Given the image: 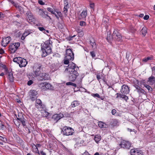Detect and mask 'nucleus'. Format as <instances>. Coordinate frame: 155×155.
<instances>
[{
  "mask_svg": "<svg viewBox=\"0 0 155 155\" xmlns=\"http://www.w3.org/2000/svg\"><path fill=\"white\" fill-rule=\"evenodd\" d=\"M49 12H51V13L52 14H54V12H53V9L52 8H47Z\"/></svg>",
  "mask_w": 155,
  "mask_h": 155,
  "instance_id": "nucleus-55",
  "label": "nucleus"
},
{
  "mask_svg": "<svg viewBox=\"0 0 155 155\" xmlns=\"http://www.w3.org/2000/svg\"><path fill=\"white\" fill-rule=\"evenodd\" d=\"M90 53L93 58L96 59L97 57H96V55L97 54L98 55V51L97 50H94L91 51Z\"/></svg>",
  "mask_w": 155,
  "mask_h": 155,
  "instance_id": "nucleus-22",
  "label": "nucleus"
},
{
  "mask_svg": "<svg viewBox=\"0 0 155 155\" xmlns=\"http://www.w3.org/2000/svg\"><path fill=\"white\" fill-rule=\"evenodd\" d=\"M66 55L64 57V64H67L69 63V61L72 60L74 59V54L71 49H66Z\"/></svg>",
  "mask_w": 155,
  "mask_h": 155,
  "instance_id": "nucleus-1",
  "label": "nucleus"
},
{
  "mask_svg": "<svg viewBox=\"0 0 155 155\" xmlns=\"http://www.w3.org/2000/svg\"><path fill=\"white\" fill-rule=\"evenodd\" d=\"M41 111V113L43 114V116L45 117H47L48 116L49 113L45 110L44 109V110H42Z\"/></svg>",
  "mask_w": 155,
  "mask_h": 155,
  "instance_id": "nucleus-39",
  "label": "nucleus"
},
{
  "mask_svg": "<svg viewBox=\"0 0 155 155\" xmlns=\"http://www.w3.org/2000/svg\"><path fill=\"white\" fill-rule=\"evenodd\" d=\"M129 88L127 86L123 85L121 86L120 92L122 94H129Z\"/></svg>",
  "mask_w": 155,
  "mask_h": 155,
  "instance_id": "nucleus-12",
  "label": "nucleus"
},
{
  "mask_svg": "<svg viewBox=\"0 0 155 155\" xmlns=\"http://www.w3.org/2000/svg\"><path fill=\"white\" fill-rule=\"evenodd\" d=\"M11 40L10 37H8L3 38L2 41V45L5 47L8 44Z\"/></svg>",
  "mask_w": 155,
  "mask_h": 155,
  "instance_id": "nucleus-16",
  "label": "nucleus"
},
{
  "mask_svg": "<svg viewBox=\"0 0 155 155\" xmlns=\"http://www.w3.org/2000/svg\"><path fill=\"white\" fill-rule=\"evenodd\" d=\"M33 81L32 80H29L27 82V84L28 86L31 85L33 83Z\"/></svg>",
  "mask_w": 155,
  "mask_h": 155,
  "instance_id": "nucleus-56",
  "label": "nucleus"
},
{
  "mask_svg": "<svg viewBox=\"0 0 155 155\" xmlns=\"http://www.w3.org/2000/svg\"><path fill=\"white\" fill-rule=\"evenodd\" d=\"M140 83L141 84H143L145 86V85L147 84L146 83V81L144 80H142L140 81Z\"/></svg>",
  "mask_w": 155,
  "mask_h": 155,
  "instance_id": "nucleus-54",
  "label": "nucleus"
},
{
  "mask_svg": "<svg viewBox=\"0 0 155 155\" xmlns=\"http://www.w3.org/2000/svg\"><path fill=\"white\" fill-rule=\"evenodd\" d=\"M17 120H19L21 122L23 127H24L26 126L25 119L23 116H21L20 118H17Z\"/></svg>",
  "mask_w": 155,
  "mask_h": 155,
  "instance_id": "nucleus-21",
  "label": "nucleus"
},
{
  "mask_svg": "<svg viewBox=\"0 0 155 155\" xmlns=\"http://www.w3.org/2000/svg\"><path fill=\"white\" fill-rule=\"evenodd\" d=\"M137 90V92L139 93H141L142 94H145V92L144 90L142 88L139 87L138 89H136Z\"/></svg>",
  "mask_w": 155,
  "mask_h": 155,
  "instance_id": "nucleus-35",
  "label": "nucleus"
},
{
  "mask_svg": "<svg viewBox=\"0 0 155 155\" xmlns=\"http://www.w3.org/2000/svg\"><path fill=\"white\" fill-rule=\"evenodd\" d=\"M114 38L113 37V35H111L109 32H108L107 36L106 38L107 41L109 43H111V41Z\"/></svg>",
  "mask_w": 155,
  "mask_h": 155,
  "instance_id": "nucleus-25",
  "label": "nucleus"
},
{
  "mask_svg": "<svg viewBox=\"0 0 155 155\" xmlns=\"http://www.w3.org/2000/svg\"><path fill=\"white\" fill-rule=\"evenodd\" d=\"M134 85L136 89H138L139 86V81L138 80H136L134 81Z\"/></svg>",
  "mask_w": 155,
  "mask_h": 155,
  "instance_id": "nucleus-37",
  "label": "nucleus"
},
{
  "mask_svg": "<svg viewBox=\"0 0 155 155\" xmlns=\"http://www.w3.org/2000/svg\"><path fill=\"white\" fill-rule=\"evenodd\" d=\"M62 134L65 136H69L72 135L74 133L73 129L71 127L65 126L61 129Z\"/></svg>",
  "mask_w": 155,
  "mask_h": 155,
  "instance_id": "nucleus-2",
  "label": "nucleus"
},
{
  "mask_svg": "<svg viewBox=\"0 0 155 155\" xmlns=\"http://www.w3.org/2000/svg\"><path fill=\"white\" fill-rule=\"evenodd\" d=\"M39 75L38 78V79L39 81L47 80H48L50 78L48 74L46 73H42Z\"/></svg>",
  "mask_w": 155,
  "mask_h": 155,
  "instance_id": "nucleus-10",
  "label": "nucleus"
},
{
  "mask_svg": "<svg viewBox=\"0 0 155 155\" xmlns=\"http://www.w3.org/2000/svg\"><path fill=\"white\" fill-rule=\"evenodd\" d=\"M116 113V110L115 109H113L111 111V113L112 115H115Z\"/></svg>",
  "mask_w": 155,
  "mask_h": 155,
  "instance_id": "nucleus-58",
  "label": "nucleus"
},
{
  "mask_svg": "<svg viewBox=\"0 0 155 155\" xmlns=\"http://www.w3.org/2000/svg\"><path fill=\"white\" fill-rule=\"evenodd\" d=\"M152 71L154 75H155V67H153L152 68Z\"/></svg>",
  "mask_w": 155,
  "mask_h": 155,
  "instance_id": "nucleus-64",
  "label": "nucleus"
},
{
  "mask_svg": "<svg viewBox=\"0 0 155 155\" xmlns=\"http://www.w3.org/2000/svg\"><path fill=\"white\" fill-rule=\"evenodd\" d=\"M17 49H8V52L9 53L11 54H13L15 53Z\"/></svg>",
  "mask_w": 155,
  "mask_h": 155,
  "instance_id": "nucleus-41",
  "label": "nucleus"
},
{
  "mask_svg": "<svg viewBox=\"0 0 155 155\" xmlns=\"http://www.w3.org/2000/svg\"><path fill=\"white\" fill-rule=\"evenodd\" d=\"M89 42L93 48H96V45L95 42V40L93 38H91L89 39Z\"/></svg>",
  "mask_w": 155,
  "mask_h": 155,
  "instance_id": "nucleus-20",
  "label": "nucleus"
},
{
  "mask_svg": "<svg viewBox=\"0 0 155 155\" xmlns=\"http://www.w3.org/2000/svg\"><path fill=\"white\" fill-rule=\"evenodd\" d=\"M32 148H33V151L36 153H38L39 155L40 154L38 149L37 147L35 146V145L34 144H33L32 146Z\"/></svg>",
  "mask_w": 155,
  "mask_h": 155,
  "instance_id": "nucleus-27",
  "label": "nucleus"
},
{
  "mask_svg": "<svg viewBox=\"0 0 155 155\" xmlns=\"http://www.w3.org/2000/svg\"><path fill=\"white\" fill-rule=\"evenodd\" d=\"M37 94L38 92L35 90H31L29 92L30 98L32 101H35L37 99Z\"/></svg>",
  "mask_w": 155,
  "mask_h": 155,
  "instance_id": "nucleus-9",
  "label": "nucleus"
},
{
  "mask_svg": "<svg viewBox=\"0 0 155 155\" xmlns=\"http://www.w3.org/2000/svg\"><path fill=\"white\" fill-rule=\"evenodd\" d=\"M28 63L27 61L26 60L23 58H22L20 63H19V66L20 68L25 67Z\"/></svg>",
  "mask_w": 155,
  "mask_h": 155,
  "instance_id": "nucleus-19",
  "label": "nucleus"
},
{
  "mask_svg": "<svg viewBox=\"0 0 155 155\" xmlns=\"http://www.w3.org/2000/svg\"><path fill=\"white\" fill-rule=\"evenodd\" d=\"M68 9L66 8H64V11L63 12L64 13V14H65V15H66V13L67 12H68Z\"/></svg>",
  "mask_w": 155,
  "mask_h": 155,
  "instance_id": "nucleus-61",
  "label": "nucleus"
},
{
  "mask_svg": "<svg viewBox=\"0 0 155 155\" xmlns=\"http://www.w3.org/2000/svg\"><path fill=\"white\" fill-rule=\"evenodd\" d=\"M9 2H10L14 6L16 7V6H17V4L14 2L13 0H8Z\"/></svg>",
  "mask_w": 155,
  "mask_h": 155,
  "instance_id": "nucleus-44",
  "label": "nucleus"
},
{
  "mask_svg": "<svg viewBox=\"0 0 155 155\" xmlns=\"http://www.w3.org/2000/svg\"><path fill=\"white\" fill-rule=\"evenodd\" d=\"M64 117L63 114L60 113L59 114H54L52 117V119L54 121L57 122L58 120Z\"/></svg>",
  "mask_w": 155,
  "mask_h": 155,
  "instance_id": "nucleus-14",
  "label": "nucleus"
},
{
  "mask_svg": "<svg viewBox=\"0 0 155 155\" xmlns=\"http://www.w3.org/2000/svg\"><path fill=\"white\" fill-rule=\"evenodd\" d=\"M113 37L118 41H121L122 37L121 34L117 30L114 31L113 33Z\"/></svg>",
  "mask_w": 155,
  "mask_h": 155,
  "instance_id": "nucleus-11",
  "label": "nucleus"
},
{
  "mask_svg": "<svg viewBox=\"0 0 155 155\" xmlns=\"http://www.w3.org/2000/svg\"><path fill=\"white\" fill-rule=\"evenodd\" d=\"M76 36V35H74L73 36H70L68 38V39L69 41L72 40V38L75 37Z\"/></svg>",
  "mask_w": 155,
  "mask_h": 155,
  "instance_id": "nucleus-60",
  "label": "nucleus"
},
{
  "mask_svg": "<svg viewBox=\"0 0 155 155\" xmlns=\"http://www.w3.org/2000/svg\"><path fill=\"white\" fill-rule=\"evenodd\" d=\"M119 121L116 119H113L110 121V126L112 127H117L119 125Z\"/></svg>",
  "mask_w": 155,
  "mask_h": 155,
  "instance_id": "nucleus-15",
  "label": "nucleus"
},
{
  "mask_svg": "<svg viewBox=\"0 0 155 155\" xmlns=\"http://www.w3.org/2000/svg\"><path fill=\"white\" fill-rule=\"evenodd\" d=\"M116 94L117 95V97H116V98H118V97H120V98H121V97H122L123 96V94H119V93H117Z\"/></svg>",
  "mask_w": 155,
  "mask_h": 155,
  "instance_id": "nucleus-62",
  "label": "nucleus"
},
{
  "mask_svg": "<svg viewBox=\"0 0 155 155\" xmlns=\"http://www.w3.org/2000/svg\"><path fill=\"white\" fill-rule=\"evenodd\" d=\"M45 91L47 90L48 89H52V86L51 85L48 83L45 82Z\"/></svg>",
  "mask_w": 155,
  "mask_h": 155,
  "instance_id": "nucleus-26",
  "label": "nucleus"
},
{
  "mask_svg": "<svg viewBox=\"0 0 155 155\" xmlns=\"http://www.w3.org/2000/svg\"><path fill=\"white\" fill-rule=\"evenodd\" d=\"M129 31L132 33H134L135 32L136 30L132 26H130L129 28Z\"/></svg>",
  "mask_w": 155,
  "mask_h": 155,
  "instance_id": "nucleus-38",
  "label": "nucleus"
},
{
  "mask_svg": "<svg viewBox=\"0 0 155 155\" xmlns=\"http://www.w3.org/2000/svg\"><path fill=\"white\" fill-rule=\"evenodd\" d=\"M80 25L81 26H85L86 25L85 22L84 21H81L80 22Z\"/></svg>",
  "mask_w": 155,
  "mask_h": 155,
  "instance_id": "nucleus-52",
  "label": "nucleus"
},
{
  "mask_svg": "<svg viewBox=\"0 0 155 155\" xmlns=\"http://www.w3.org/2000/svg\"><path fill=\"white\" fill-rule=\"evenodd\" d=\"M17 9L20 12L21 14L24 13V10L23 8L21 6L17 5L16 7Z\"/></svg>",
  "mask_w": 155,
  "mask_h": 155,
  "instance_id": "nucleus-31",
  "label": "nucleus"
},
{
  "mask_svg": "<svg viewBox=\"0 0 155 155\" xmlns=\"http://www.w3.org/2000/svg\"><path fill=\"white\" fill-rule=\"evenodd\" d=\"M41 46V48H51L52 46V42H50V40H48Z\"/></svg>",
  "mask_w": 155,
  "mask_h": 155,
  "instance_id": "nucleus-13",
  "label": "nucleus"
},
{
  "mask_svg": "<svg viewBox=\"0 0 155 155\" xmlns=\"http://www.w3.org/2000/svg\"><path fill=\"white\" fill-rule=\"evenodd\" d=\"M101 137L100 135H97L94 136V139L96 143H98L101 140Z\"/></svg>",
  "mask_w": 155,
  "mask_h": 155,
  "instance_id": "nucleus-28",
  "label": "nucleus"
},
{
  "mask_svg": "<svg viewBox=\"0 0 155 155\" xmlns=\"http://www.w3.org/2000/svg\"><path fill=\"white\" fill-rule=\"evenodd\" d=\"M64 3L65 4V5L64 8H67L68 9V4L67 2V0L66 1H65V0H64Z\"/></svg>",
  "mask_w": 155,
  "mask_h": 155,
  "instance_id": "nucleus-53",
  "label": "nucleus"
},
{
  "mask_svg": "<svg viewBox=\"0 0 155 155\" xmlns=\"http://www.w3.org/2000/svg\"><path fill=\"white\" fill-rule=\"evenodd\" d=\"M127 130H128V131H129L130 132H132V131L134 132L135 134L137 132V131L135 130L134 129L133 130V129H130L128 128H127Z\"/></svg>",
  "mask_w": 155,
  "mask_h": 155,
  "instance_id": "nucleus-57",
  "label": "nucleus"
},
{
  "mask_svg": "<svg viewBox=\"0 0 155 155\" xmlns=\"http://www.w3.org/2000/svg\"><path fill=\"white\" fill-rule=\"evenodd\" d=\"M147 28L146 27H143L141 29L140 32L144 36H145L147 33Z\"/></svg>",
  "mask_w": 155,
  "mask_h": 155,
  "instance_id": "nucleus-30",
  "label": "nucleus"
},
{
  "mask_svg": "<svg viewBox=\"0 0 155 155\" xmlns=\"http://www.w3.org/2000/svg\"><path fill=\"white\" fill-rule=\"evenodd\" d=\"M90 8H93L94 7V3H90Z\"/></svg>",
  "mask_w": 155,
  "mask_h": 155,
  "instance_id": "nucleus-63",
  "label": "nucleus"
},
{
  "mask_svg": "<svg viewBox=\"0 0 155 155\" xmlns=\"http://www.w3.org/2000/svg\"><path fill=\"white\" fill-rule=\"evenodd\" d=\"M39 10L40 11H41V12H42V14H40V15L42 16V17L43 18H46V16H45V12L44 11L42 10H41V9H39Z\"/></svg>",
  "mask_w": 155,
  "mask_h": 155,
  "instance_id": "nucleus-42",
  "label": "nucleus"
},
{
  "mask_svg": "<svg viewBox=\"0 0 155 155\" xmlns=\"http://www.w3.org/2000/svg\"><path fill=\"white\" fill-rule=\"evenodd\" d=\"M79 105V103L77 101H74L71 103V105L72 107H74L78 106Z\"/></svg>",
  "mask_w": 155,
  "mask_h": 155,
  "instance_id": "nucleus-32",
  "label": "nucleus"
},
{
  "mask_svg": "<svg viewBox=\"0 0 155 155\" xmlns=\"http://www.w3.org/2000/svg\"><path fill=\"white\" fill-rule=\"evenodd\" d=\"M152 58L151 57H148L147 58H145L143 59L142 61L145 62H147L148 60H152Z\"/></svg>",
  "mask_w": 155,
  "mask_h": 155,
  "instance_id": "nucleus-40",
  "label": "nucleus"
},
{
  "mask_svg": "<svg viewBox=\"0 0 155 155\" xmlns=\"http://www.w3.org/2000/svg\"><path fill=\"white\" fill-rule=\"evenodd\" d=\"M130 153L131 155H143L142 150L138 148L131 149Z\"/></svg>",
  "mask_w": 155,
  "mask_h": 155,
  "instance_id": "nucleus-8",
  "label": "nucleus"
},
{
  "mask_svg": "<svg viewBox=\"0 0 155 155\" xmlns=\"http://www.w3.org/2000/svg\"><path fill=\"white\" fill-rule=\"evenodd\" d=\"M20 44L19 42L15 43L14 44V47H15V48H18L20 46Z\"/></svg>",
  "mask_w": 155,
  "mask_h": 155,
  "instance_id": "nucleus-46",
  "label": "nucleus"
},
{
  "mask_svg": "<svg viewBox=\"0 0 155 155\" xmlns=\"http://www.w3.org/2000/svg\"><path fill=\"white\" fill-rule=\"evenodd\" d=\"M38 3L41 5H44L45 4L42 1V0H39L38 2Z\"/></svg>",
  "mask_w": 155,
  "mask_h": 155,
  "instance_id": "nucleus-59",
  "label": "nucleus"
},
{
  "mask_svg": "<svg viewBox=\"0 0 155 155\" xmlns=\"http://www.w3.org/2000/svg\"><path fill=\"white\" fill-rule=\"evenodd\" d=\"M22 58L21 57H17L13 59V61L19 64L20 63V61L21 60Z\"/></svg>",
  "mask_w": 155,
  "mask_h": 155,
  "instance_id": "nucleus-29",
  "label": "nucleus"
},
{
  "mask_svg": "<svg viewBox=\"0 0 155 155\" xmlns=\"http://www.w3.org/2000/svg\"><path fill=\"white\" fill-rule=\"evenodd\" d=\"M148 82L149 83V84H153L155 82V77L151 76L148 78L147 82V83H148Z\"/></svg>",
  "mask_w": 155,
  "mask_h": 155,
  "instance_id": "nucleus-23",
  "label": "nucleus"
},
{
  "mask_svg": "<svg viewBox=\"0 0 155 155\" xmlns=\"http://www.w3.org/2000/svg\"><path fill=\"white\" fill-rule=\"evenodd\" d=\"M78 32V36L80 37H82L84 35L83 32L82 31H81L80 30H79Z\"/></svg>",
  "mask_w": 155,
  "mask_h": 155,
  "instance_id": "nucleus-49",
  "label": "nucleus"
},
{
  "mask_svg": "<svg viewBox=\"0 0 155 155\" xmlns=\"http://www.w3.org/2000/svg\"><path fill=\"white\" fill-rule=\"evenodd\" d=\"M79 75L77 71H74L68 73L69 79L70 81L74 82L75 80L77 77Z\"/></svg>",
  "mask_w": 155,
  "mask_h": 155,
  "instance_id": "nucleus-7",
  "label": "nucleus"
},
{
  "mask_svg": "<svg viewBox=\"0 0 155 155\" xmlns=\"http://www.w3.org/2000/svg\"><path fill=\"white\" fill-rule=\"evenodd\" d=\"M42 66L39 64L34 67L33 71L36 76H39L41 73L43 71Z\"/></svg>",
  "mask_w": 155,
  "mask_h": 155,
  "instance_id": "nucleus-3",
  "label": "nucleus"
},
{
  "mask_svg": "<svg viewBox=\"0 0 155 155\" xmlns=\"http://www.w3.org/2000/svg\"><path fill=\"white\" fill-rule=\"evenodd\" d=\"M42 53V57H45L47 55L50 54L51 51V49H41Z\"/></svg>",
  "mask_w": 155,
  "mask_h": 155,
  "instance_id": "nucleus-18",
  "label": "nucleus"
},
{
  "mask_svg": "<svg viewBox=\"0 0 155 155\" xmlns=\"http://www.w3.org/2000/svg\"><path fill=\"white\" fill-rule=\"evenodd\" d=\"M144 87L147 89L149 91H151L152 90V87L148 85L145 84Z\"/></svg>",
  "mask_w": 155,
  "mask_h": 155,
  "instance_id": "nucleus-43",
  "label": "nucleus"
},
{
  "mask_svg": "<svg viewBox=\"0 0 155 155\" xmlns=\"http://www.w3.org/2000/svg\"><path fill=\"white\" fill-rule=\"evenodd\" d=\"M35 106L36 108L40 111H42L45 108V105L42 104L41 100L40 99L36 100Z\"/></svg>",
  "mask_w": 155,
  "mask_h": 155,
  "instance_id": "nucleus-5",
  "label": "nucleus"
},
{
  "mask_svg": "<svg viewBox=\"0 0 155 155\" xmlns=\"http://www.w3.org/2000/svg\"><path fill=\"white\" fill-rule=\"evenodd\" d=\"M67 68L65 69V71H68V73H71L74 71H77L78 67L76 66V64L73 62L69 63Z\"/></svg>",
  "mask_w": 155,
  "mask_h": 155,
  "instance_id": "nucleus-4",
  "label": "nucleus"
},
{
  "mask_svg": "<svg viewBox=\"0 0 155 155\" xmlns=\"http://www.w3.org/2000/svg\"><path fill=\"white\" fill-rule=\"evenodd\" d=\"M121 98L124 99L126 101L128 99V97L125 94H123V96Z\"/></svg>",
  "mask_w": 155,
  "mask_h": 155,
  "instance_id": "nucleus-47",
  "label": "nucleus"
},
{
  "mask_svg": "<svg viewBox=\"0 0 155 155\" xmlns=\"http://www.w3.org/2000/svg\"><path fill=\"white\" fill-rule=\"evenodd\" d=\"M13 77L12 74L11 73H8V79L10 82H13L14 81Z\"/></svg>",
  "mask_w": 155,
  "mask_h": 155,
  "instance_id": "nucleus-36",
  "label": "nucleus"
},
{
  "mask_svg": "<svg viewBox=\"0 0 155 155\" xmlns=\"http://www.w3.org/2000/svg\"><path fill=\"white\" fill-rule=\"evenodd\" d=\"M87 15V10H83L81 13L80 16V19L85 18Z\"/></svg>",
  "mask_w": 155,
  "mask_h": 155,
  "instance_id": "nucleus-24",
  "label": "nucleus"
},
{
  "mask_svg": "<svg viewBox=\"0 0 155 155\" xmlns=\"http://www.w3.org/2000/svg\"><path fill=\"white\" fill-rule=\"evenodd\" d=\"M55 12H57L59 17H60L61 18L62 17V14L61 12H57L56 11H55Z\"/></svg>",
  "mask_w": 155,
  "mask_h": 155,
  "instance_id": "nucleus-51",
  "label": "nucleus"
},
{
  "mask_svg": "<svg viewBox=\"0 0 155 155\" xmlns=\"http://www.w3.org/2000/svg\"><path fill=\"white\" fill-rule=\"evenodd\" d=\"M26 14L27 20L29 22H31L35 21V19L33 16L29 12H27Z\"/></svg>",
  "mask_w": 155,
  "mask_h": 155,
  "instance_id": "nucleus-17",
  "label": "nucleus"
},
{
  "mask_svg": "<svg viewBox=\"0 0 155 155\" xmlns=\"http://www.w3.org/2000/svg\"><path fill=\"white\" fill-rule=\"evenodd\" d=\"M98 125L99 127L101 128L106 127V124L103 122L100 121L98 122Z\"/></svg>",
  "mask_w": 155,
  "mask_h": 155,
  "instance_id": "nucleus-33",
  "label": "nucleus"
},
{
  "mask_svg": "<svg viewBox=\"0 0 155 155\" xmlns=\"http://www.w3.org/2000/svg\"><path fill=\"white\" fill-rule=\"evenodd\" d=\"M0 140L5 142V141H7V139L5 137L0 136Z\"/></svg>",
  "mask_w": 155,
  "mask_h": 155,
  "instance_id": "nucleus-50",
  "label": "nucleus"
},
{
  "mask_svg": "<svg viewBox=\"0 0 155 155\" xmlns=\"http://www.w3.org/2000/svg\"><path fill=\"white\" fill-rule=\"evenodd\" d=\"M38 29L39 30L41 31H42L43 32V33H45V31L46 30L43 27H38Z\"/></svg>",
  "mask_w": 155,
  "mask_h": 155,
  "instance_id": "nucleus-48",
  "label": "nucleus"
},
{
  "mask_svg": "<svg viewBox=\"0 0 155 155\" xmlns=\"http://www.w3.org/2000/svg\"><path fill=\"white\" fill-rule=\"evenodd\" d=\"M91 96L94 97H97L98 98H100V95L97 93L92 94Z\"/></svg>",
  "mask_w": 155,
  "mask_h": 155,
  "instance_id": "nucleus-45",
  "label": "nucleus"
},
{
  "mask_svg": "<svg viewBox=\"0 0 155 155\" xmlns=\"http://www.w3.org/2000/svg\"><path fill=\"white\" fill-rule=\"evenodd\" d=\"M119 145L122 148L129 149L131 147V143L129 141L123 140L121 141Z\"/></svg>",
  "mask_w": 155,
  "mask_h": 155,
  "instance_id": "nucleus-6",
  "label": "nucleus"
},
{
  "mask_svg": "<svg viewBox=\"0 0 155 155\" xmlns=\"http://www.w3.org/2000/svg\"><path fill=\"white\" fill-rule=\"evenodd\" d=\"M45 82L41 83L38 84L39 87L43 91H45Z\"/></svg>",
  "mask_w": 155,
  "mask_h": 155,
  "instance_id": "nucleus-34",
  "label": "nucleus"
}]
</instances>
